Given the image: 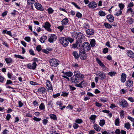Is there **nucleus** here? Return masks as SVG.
Wrapping results in <instances>:
<instances>
[{
	"label": "nucleus",
	"instance_id": "62",
	"mask_svg": "<svg viewBox=\"0 0 134 134\" xmlns=\"http://www.w3.org/2000/svg\"><path fill=\"white\" fill-rule=\"evenodd\" d=\"M81 82L82 83V86H83V87H86L87 85V83L85 81H82Z\"/></svg>",
	"mask_w": 134,
	"mask_h": 134
},
{
	"label": "nucleus",
	"instance_id": "41",
	"mask_svg": "<svg viewBox=\"0 0 134 134\" xmlns=\"http://www.w3.org/2000/svg\"><path fill=\"white\" fill-rule=\"evenodd\" d=\"M131 125L129 122L126 123L125 124L124 127L127 129H129Z\"/></svg>",
	"mask_w": 134,
	"mask_h": 134
},
{
	"label": "nucleus",
	"instance_id": "31",
	"mask_svg": "<svg viewBox=\"0 0 134 134\" xmlns=\"http://www.w3.org/2000/svg\"><path fill=\"white\" fill-rule=\"evenodd\" d=\"M39 108L41 110H44L45 106L44 103H41L39 106Z\"/></svg>",
	"mask_w": 134,
	"mask_h": 134
},
{
	"label": "nucleus",
	"instance_id": "25",
	"mask_svg": "<svg viewBox=\"0 0 134 134\" xmlns=\"http://www.w3.org/2000/svg\"><path fill=\"white\" fill-rule=\"evenodd\" d=\"M115 13L114 15L118 16L122 14V11L119 9H116L115 10Z\"/></svg>",
	"mask_w": 134,
	"mask_h": 134
},
{
	"label": "nucleus",
	"instance_id": "57",
	"mask_svg": "<svg viewBox=\"0 0 134 134\" xmlns=\"http://www.w3.org/2000/svg\"><path fill=\"white\" fill-rule=\"evenodd\" d=\"M134 6V4L132 2H131L130 3L127 5V8H131Z\"/></svg>",
	"mask_w": 134,
	"mask_h": 134
},
{
	"label": "nucleus",
	"instance_id": "17",
	"mask_svg": "<svg viewBox=\"0 0 134 134\" xmlns=\"http://www.w3.org/2000/svg\"><path fill=\"white\" fill-rule=\"evenodd\" d=\"M86 34L88 35H92L94 33V30L91 29H88L86 30Z\"/></svg>",
	"mask_w": 134,
	"mask_h": 134
},
{
	"label": "nucleus",
	"instance_id": "43",
	"mask_svg": "<svg viewBox=\"0 0 134 134\" xmlns=\"http://www.w3.org/2000/svg\"><path fill=\"white\" fill-rule=\"evenodd\" d=\"M75 122L77 124H80L82 123L83 121L81 119H77L75 120Z\"/></svg>",
	"mask_w": 134,
	"mask_h": 134
},
{
	"label": "nucleus",
	"instance_id": "54",
	"mask_svg": "<svg viewBox=\"0 0 134 134\" xmlns=\"http://www.w3.org/2000/svg\"><path fill=\"white\" fill-rule=\"evenodd\" d=\"M127 99L131 103L134 102V98L131 97H128Z\"/></svg>",
	"mask_w": 134,
	"mask_h": 134
},
{
	"label": "nucleus",
	"instance_id": "1",
	"mask_svg": "<svg viewBox=\"0 0 134 134\" xmlns=\"http://www.w3.org/2000/svg\"><path fill=\"white\" fill-rule=\"evenodd\" d=\"M59 41L63 46L66 47L68 45L69 42L72 43L74 41V39L69 37H62L59 38Z\"/></svg>",
	"mask_w": 134,
	"mask_h": 134
},
{
	"label": "nucleus",
	"instance_id": "63",
	"mask_svg": "<svg viewBox=\"0 0 134 134\" xmlns=\"http://www.w3.org/2000/svg\"><path fill=\"white\" fill-rule=\"evenodd\" d=\"M30 83L31 85H36L39 84L37 82L32 81H30Z\"/></svg>",
	"mask_w": 134,
	"mask_h": 134
},
{
	"label": "nucleus",
	"instance_id": "4",
	"mask_svg": "<svg viewBox=\"0 0 134 134\" xmlns=\"http://www.w3.org/2000/svg\"><path fill=\"white\" fill-rule=\"evenodd\" d=\"M48 37V40L50 43H53L56 40L57 38V37L56 35L53 34L49 35Z\"/></svg>",
	"mask_w": 134,
	"mask_h": 134
},
{
	"label": "nucleus",
	"instance_id": "24",
	"mask_svg": "<svg viewBox=\"0 0 134 134\" xmlns=\"http://www.w3.org/2000/svg\"><path fill=\"white\" fill-rule=\"evenodd\" d=\"M126 75L125 74H122L121 75V81L122 82H124L126 80Z\"/></svg>",
	"mask_w": 134,
	"mask_h": 134
},
{
	"label": "nucleus",
	"instance_id": "46",
	"mask_svg": "<svg viewBox=\"0 0 134 134\" xmlns=\"http://www.w3.org/2000/svg\"><path fill=\"white\" fill-rule=\"evenodd\" d=\"M95 40L94 39L91 40L90 42V44L92 47H94L95 45Z\"/></svg>",
	"mask_w": 134,
	"mask_h": 134
},
{
	"label": "nucleus",
	"instance_id": "55",
	"mask_svg": "<svg viewBox=\"0 0 134 134\" xmlns=\"http://www.w3.org/2000/svg\"><path fill=\"white\" fill-rule=\"evenodd\" d=\"M71 4H73L75 6V7L77 8V9H81V8L79 6L77 5L74 2H72L71 3Z\"/></svg>",
	"mask_w": 134,
	"mask_h": 134
},
{
	"label": "nucleus",
	"instance_id": "2",
	"mask_svg": "<svg viewBox=\"0 0 134 134\" xmlns=\"http://www.w3.org/2000/svg\"><path fill=\"white\" fill-rule=\"evenodd\" d=\"M72 36L75 38H76L77 40H83L85 38V36L83 34L80 32L77 33L76 32H74L71 33Z\"/></svg>",
	"mask_w": 134,
	"mask_h": 134
},
{
	"label": "nucleus",
	"instance_id": "35",
	"mask_svg": "<svg viewBox=\"0 0 134 134\" xmlns=\"http://www.w3.org/2000/svg\"><path fill=\"white\" fill-rule=\"evenodd\" d=\"M133 20L131 18H127V23H129L130 24H132L133 22Z\"/></svg>",
	"mask_w": 134,
	"mask_h": 134
},
{
	"label": "nucleus",
	"instance_id": "64",
	"mask_svg": "<svg viewBox=\"0 0 134 134\" xmlns=\"http://www.w3.org/2000/svg\"><path fill=\"white\" fill-rule=\"evenodd\" d=\"M13 82L10 80H8L7 81L6 83L5 84V86L10 84H12Z\"/></svg>",
	"mask_w": 134,
	"mask_h": 134
},
{
	"label": "nucleus",
	"instance_id": "53",
	"mask_svg": "<svg viewBox=\"0 0 134 134\" xmlns=\"http://www.w3.org/2000/svg\"><path fill=\"white\" fill-rule=\"evenodd\" d=\"M76 16L78 18H80L82 16V15L80 12H77L76 14Z\"/></svg>",
	"mask_w": 134,
	"mask_h": 134
},
{
	"label": "nucleus",
	"instance_id": "9",
	"mask_svg": "<svg viewBox=\"0 0 134 134\" xmlns=\"http://www.w3.org/2000/svg\"><path fill=\"white\" fill-rule=\"evenodd\" d=\"M88 6L89 8L93 9L97 7V4L95 2L93 1L89 3Z\"/></svg>",
	"mask_w": 134,
	"mask_h": 134
},
{
	"label": "nucleus",
	"instance_id": "16",
	"mask_svg": "<svg viewBox=\"0 0 134 134\" xmlns=\"http://www.w3.org/2000/svg\"><path fill=\"white\" fill-rule=\"evenodd\" d=\"M106 18L110 23H113L114 20V17L111 14H109L106 16Z\"/></svg>",
	"mask_w": 134,
	"mask_h": 134
},
{
	"label": "nucleus",
	"instance_id": "3",
	"mask_svg": "<svg viewBox=\"0 0 134 134\" xmlns=\"http://www.w3.org/2000/svg\"><path fill=\"white\" fill-rule=\"evenodd\" d=\"M50 65L51 66L56 67L59 65V61L55 59H52L49 61Z\"/></svg>",
	"mask_w": 134,
	"mask_h": 134
},
{
	"label": "nucleus",
	"instance_id": "38",
	"mask_svg": "<svg viewBox=\"0 0 134 134\" xmlns=\"http://www.w3.org/2000/svg\"><path fill=\"white\" fill-rule=\"evenodd\" d=\"M98 14L100 16H104L106 15L105 13L102 10H100Z\"/></svg>",
	"mask_w": 134,
	"mask_h": 134
},
{
	"label": "nucleus",
	"instance_id": "20",
	"mask_svg": "<svg viewBox=\"0 0 134 134\" xmlns=\"http://www.w3.org/2000/svg\"><path fill=\"white\" fill-rule=\"evenodd\" d=\"M98 75L100 77V79L103 80L105 77V75L104 73L102 72L99 71L98 73Z\"/></svg>",
	"mask_w": 134,
	"mask_h": 134
},
{
	"label": "nucleus",
	"instance_id": "29",
	"mask_svg": "<svg viewBox=\"0 0 134 134\" xmlns=\"http://www.w3.org/2000/svg\"><path fill=\"white\" fill-rule=\"evenodd\" d=\"M94 128L95 130L97 131H100L101 130V128L99 125L96 124H95L94 125Z\"/></svg>",
	"mask_w": 134,
	"mask_h": 134
},
{
	"label": "nucleus",
	"instance_id": "5",
	"mask_svg": "<svg viewBox=\"0 0 134 134\" xmlns=\"http://www.w3.org/2000/svg\"><path fill=\"white\" fill-rule=\"evenodd\" d=\"M82 47L83 50L86 51H89L91 49V46L89 43L85 42L82 45Z\"/></svg>",
	"mask_w": 134,
	"mask_h": 134
},
{
	"label": "nucleus",
	"instance_id": "45",
	"mask_svg": "<svg viewBox=\"0 0 134 134\" xmlns=\"http://www.w3.org/2000/svg\"><path fill=\"white\" fill-rule=\"evenodd\" d=\"M118 6L120 8L119 9L122 11L124 8L125 5L122 3H119L118 4Z\"/></svg>",
	"mask_w": 134,
	"mask_h": 134
},
{
	"label": "nucleus",
	"instance_id": "11",
	"mask_svg": "<svg viewBox=\"0 0 134 134\" xmlns=\"http://www.w3.org/2000/svg\"><path fill=\"white\" fill-rule=\"evenodd\" d=\"M42 27L48 31L51 32L52 31V30L50 28L51 25L49 22H46L45 23L44 25H43Z\"/></svg>",
	"mask_w": 134,
	"mask_h": 134
},
{
	"label": "nucleus",
	"instance_id": "47",
	"mask_svg": "<svg viewBox=\"0 0 134 134\" xmlns=\"http://www.w3.org/2000/svg\"><path fill=\"white\" fill-rule=\"evenodd\" d=\"M48 13L49 14H52L54 12V10L51 7L47 9Z\"/></svg>",
	"mask_w": 134,
	"mask_h": 134
},
{
	"label": "nucleus",
	"instance_id": "15",
	"mask_svg": "<svg viewBox=\"0 0 134 134\" xmlns=\"http://www.w3.org/2000/svg\"><path fill=\"white\" fill-rule=\"evenodd\" d=\"M34 5L36 8L40 11H43L44 10L43 8L42 5L38 3H35Z\"/></svg>",
	"mask_w": 134,
	"mask_h": 134
},
{
	"label": "nucleus",
	"instance_id": "27",
	"mask_svg": "<svg viewBox=\"0 0 134 134\" xmlns=\"http://www.w3.org/2000/svg\"><path fill=\"white\" fill-rule=\"evenodd\" d=\"M96 60L97 62L100 66L102 68H104L105 67V66L104 64L100 61V60L99 59L97 58H96Z\"/></svg>",
	"mask_w": 134,
	"mask_h": 134
},
{
	"label": "nucleus",
	"instance_id": "51",
	"mask_svg": "<svg viewBox=\"0 0 134 134\" xmlns=\"http://www.w3.org/2000/svg\"><path fill=\"white\" fill-rule=\"evenodd\" d=\"M83 27L85 29H87L90 28L89 24L88 23H85L83 25Z\"/></svg>",
	"mask_w": 134,
	"mask_h": 134
},
{
	"label": "nucleus",
	"instance_id": "21",
	"mask_svg": "<svg viewBox=\"0 0 134 134\" xmlns=\"http://www.w3.org/2000/svg\"><path fill=\"white\" fill-rule=\"evenodd\" d=\"M46 89L44 87L39 88L38 89V92L41 94H44L46 91Z\"/></svg>",
	"mask_w": 134,
	"mask_h": 134
},
{
	"label": "nucleus",
	"instance_id": "10",
	"mask_svg": "<svg viewBox=\"0 0 134 134\" xmlns=\"http://www.w3.org/2000/svg\"><path fill=\"white\" fill-rule=\"evenodd\" d=\"M27 68L30 69L34 70L36 68L37 64L35 62H33L32 64L30 63L27 64Z\"/></svg>",
	"mask_w": 134,
	"mask_h": 134
},
{
	"label": "nucleus",
	"instance_id": "40",
	"mask_svg": "<svg viewBox=\"0 0 134 134\" xmlns=\"http://www.w3.org/2000/svg\"><path fill=\"white\" fill-rule=\"evenodd\" d=\"M108 100V99L107 98L104 97L101 98L99 99V100H100L102 102V103L106 102H107Z\"/></svg>",
	"mask_w": 134,
	"mask_h": 134
},
{
	"label": "nucleus",
	"instance_id": "61",
	"mask_svg": "<svg viewBox=\"0 0 134 134\" xmlns=\"http://www.w3.org/2000/svg\"><path fill=\"white\" fill-rule=\"evenodd\" d=\"M60 95V94L59 93H58L55 94H54L53 95L52 97L54 98H57Z\"/></svg>",
	"mask_w": 134,
	"mask_h": 134
},
{
	"label": "nucleus",
	"instance_id": "23",
	"mask_svg": "<svg viewBox=\"0 0 134 134\" xmlns=\"http://www.w3.org/2000/svg\"><path fill=\"white\" fill-rule=\"evenodd\" d=\"M62 73L68 77H70L73 75V73L71 71H68L65 72L64 71H62Z\"/></svg>",
	"mask_w": 134,
	"mask_h": 134
},
{
	"label": "nucleus",
	"instance_id": "30",
	"mask_svg": "<svg viewBox=\"0 0 134 134\" xmlns=\"http://www.w3.org/2000/svg\"><path fill=\"white\" fill-rule=\"evenodd\" d=\"M104 25L106 29H110L112 27V26L110 24L106 22L104 23Z\"/></svg>",
	"mask_w": 134,
	"mask_h": 134
},
{
	"label": "nucleus",
	"instance_id": "6",
	"mask_svg": "<svg viewBox=\"0 0 134 134\" xmlns=\"http://www.w3.org/2000/svg\"><path fill=\"white\" fill-rule=\"evenodd\" d=\"M74 76L80 78V79L83 80L84 77V75L77 71H74Z\"/></svg>",
	"mask_w": 134,
	"mask_h": 134
},
{
	"label": "nucleus",
	"instance_id": "42",
	"mask_svg": "<svg viewBox=\"0 0 134 134\" xmlns=\"http://www.w3.org/2000/svg\"><path fill=\"white\" fill-rule=\"evenodd\" d=\"M120 114L121 118L122 119L124 118L125 115L124 111L122 110H121L120 112Z\"/></svg>",
	"mask_w": 134,
	"mask_h": 134
},
{
	"label": "nucleus",
	"instance_id": "12",
	"mask_svg": "<svg viewBox=\"0 0 134 134\" xmlns=\"http://www.w3.org/2000/svg\"><path fill=\"white\" fill-rule=\"evenodd\" d=\"M120 104L122 106L123 108H127L129 105V104L126 100L124 99L122 100Z\"/></svg>",
	"mask_w": 134,
	"mask_h": 134
},
{
	"label": "nucleus",
	"instance_id": "56",
	"mask_svg": "<svg viewBox=\"0 0 134 134\" xmlns=\"http://www.w3.org/2000/svg\"><path fill=\"white\" fill-rule=\"evenodd\" d=\"M96 118V116L95 115H92L90 117L89 119H90L92 120H95Z\"/></svg>",
	"mask_w": 134,
	"mask_h": 134
},
{
	"label": "nucleus",
	"instance_id": "58",
	"mask_svg": "<svg viewBox=\"0 0 134 134\" xmlns=\"http://www.w3.org/2000/svg\"><path fill=\"white\" fill-rule=\"evenodd\" d=\"M36 49L38 52H40L42 50L41 46L40 45H38L36 47Z\"/></svg>",
	"mask_w": 134,
	"mask_h": 134
},
{
	"label": "nucleus",
	"instance_id": "8",
	"mask_svg": "<svg viewBox=\"0 0 134 134\" xmlns=\"http://www.w3.org/2000/svg\"><path fill=\"white\" fill-rule=\"evenodd\" d=\"M83 40H78L76 41V43L72 44L73 48H76L77 47H79L81 45V43Z\"/></svg>",
	"mask_w": 134,
	"mask_h": 134
},
{
	"label": "nucleus",
	"instance_id": "60",
	"mask_svg": "<svg viewBox=\"0 0 134 134\" xmlns=\"http://www.w3.org/2000/svg\"><path fill=\"white\" fill-rule=\"evenodd\" d=\"M33 119L34 121L37 122L41 120V118H37L35 116H34Z\"/></svg>",
	"mask_w": 134,
	"mask_h": 134
},
{
	"label": "nucleus",
	"instance_id": "34",
	"mask_svg": "<svg viewBox=\"0 0 134 134\" xmlns=\"http://www.w3.org/2000/svg\"><path fill=\"white\" fill-rule=\"evenodd\" d=\"M50 118L53 120H57V118L56 115L54 114H51L49 115Z\"/></svg>",
	"mask_w": 134,
	"mask_h": 134
},
{
	"label": "nucleus",
	"instance_id": "44",
	"mask_svg": "<svg viewBox=\"0 0 134 134\" xmlns=\"http://www.w3.org/2000/svg\"><path fill=\"white\" fill-rule=\"evenodd\" d=\"M115 125L118 126L120 124V120L118 118L116 119L115 122Z\"/></svg>",
	"mask_w": 134,
	"mask_h": 134
},
{
	"label": "nucleus",
	"instance_id": "13",
	"mask_svg": "<svg viewBox=\"0 0 134 134\" xmlns=\"http://www.w3.org/2000/svg\"><path fill=\"white\" fill-rule=\"evenodd\" d=\"M80 78L74 76L71 78V82L74 83H79L80 81Z\"/></svg>",
	"mask_w": 134,
	"mask_h": 134
},
{
	"label": "nucleus",
	"instance_id": "26",
	"mask_svg": "<svg viewBox=\"0 0 134 134\" xmlns=\"http://www.w3.org/2000/svg\"><path fill=\"white\" fill-rule=\"evenodd\" d=\"M69 22V20L67 18L63 19L61 21L62 25H65L67 24Z\"/></svg>",
	"mask_w": 134,
	"mask_h": 134
},
{
	"label": "nucleus",
	"instance_id": "50",
	"mask_svg": "<svg viewBox=\"0 0 134 134\" xmlns=\"http://www.w3.org/2000/svg\"><path fill=\"white\" fill-rule=\"evenodd\" d=\"M73 128L75 129H76L79 127V125L76 122H74L73 124Z\"/></svg>",
	"mask_w": 134,
	"mask_h": 134
},
{
	"label": "nucleus",
	"instance_id": "37",
	"mask_svg": "<svg viewBox=\"0 0 134 134\" xmlns=\"http://www.w3.org/2000/svg\"><path fill=\"white\" fill-rule=\"evenodd\" d=\"M116 74V72L114 71H111L108 73V75L111 77L114 76Z\"/></svg>",
	"mask_w": 134,
	"mask_h": 134
},
{
	"label": "nucleus",
	"instance_id": "28",
	"mask_svg": "<svg viewBox=\"0 0 134 134\" xmlns=\"http://www.w3.org/2000/svg\"><path fill=\"white\" fill-rule=\"evenodd\" d=\"M5 60L7 64L13 62L12 59L10 57L6 58L5 59Z\"/></svg>",
	"mask_w": 134,
	"mask_h": 134
},
{
	"label": "nucleus",
	"instance_id": "52",
	"mask_svg": "<svg viewBox=\"0 0 134 134\" xmlns=\"http://www.w3.org/2000/svg\"><path fill=\"white\" fill-rule=\"evenodd\" d=\"M63 25H62L58 26L57 27L58 29L59 30L60 32H62L64 29V26H63Z\"/></svg>",
	"mask_w": 134,
	"mask_h": 134
},
{
	"label": "nucleus",
	"instance_id": "33",
	"mask_svg": "<svg viewBox=\"0 0 134 134\" xmlns=\"http://www.w3.org/2000/svg\"><path fill=\"white\" fill-rule=\"evenodd\" d=\"M47 39V37L45 36H42L40 39V41L42 43H43Z\"/></svg>",
	"mask_w": 134,
	"mask_h": 134
},
{
	"label": "nucleus",
	"instance_id": "7",
	"mask_svg": "<svg viewBox=\"0 0 134 134\" xmlns=\"http://www.w3.org/2000/svg\"><path fill=\"white\" fill-rule=\"evenodd\" d=\"M46 86L47 87V89L48 91L50 90L52 92L53 90V86L51 82L48 80H46Z\"/></svg>",
	"mask_w": 134,
	"mask_h": 134
},
{
	"label": "nucleus",
	"instance_id": "22",
	"mask_svg": "<svg viewBox=\"0 0 134 134\" xmlns=\"http://www.w3.org/2000/svg\"><path fill=\"white\" fill-rule=\"evenodd\" d=\"M133 82L131 80H128L127 81L126 83V86L127 87H130L133 86Z\"/></svg>",
	"mask_w": 134,
	"mask_h": 134
},
{
	"label": "nucleus",
	"instance_id": "48",
	"mask_svg": "<svg viewBox=\"0 0 134 134\" xmlns=\"http://www.w3.org/2000/svg\"><path fill=\"white\" fill-rule=\"evenodd\" d=\"M14 56L15 58H18L22 59H23L24 58V57L22 56L19 55L15 54Z\"/></svg>",
	"mask_w": 134,
	"mask_h": 134
},
{
	"label": "nucleus",
	"instance_id": "36",
	"mask_svg": "<svg viewBox=\"0 0 134 134\" xmlns=\"http://www.w3.org/2000/svg\"><path fill=\"white\" fill-rule=\"evenodd\" d=\"M72 54L75 59H77L79 57L78 53L76 51L72 53Z\"/></svg>",
	"mask_w": 134,
	"mask_h": 134
},
{
	"label": "nucleus",
	"instance_id": "14",
	"mask_svg": "<svg viewBox=\"0 0 134 134\" xmlns=\"http://www.w3.org/2000/svg\"><path fill=\"white\" fill-rule=\"evenodd\" d=\"M79 56L81 59L82 60H84L86 58V54L84 51H81L80 52Z\"/></svg>",
	"mask_w": 134,
	"mask_h": 134
},
{
	"label": "nucleus",
	"instance_id": "39",
	"mask_svg": "<svg viewBox=\"0 0 134 134\" xmlns=\"http://www.w3.org/2000/svg\"><path fill=\"white\" fill-rule=\"evenodd\" d=\"M105 124V122L104 120H100L99 124L101 126L103 127L104 125Z\"/></svg>",
	"mask_w": 134,
	"mask_h": 134
},
{
	"label": "nucleus",
	"instance_id": "49",
	"mask_svg": "<svg viewBox=\"0 0 134 134\" xmlns=\"http://www.w3.org/2000/svg\"><path fill=\"white\" fill-rule=\"evenodd\" d=\"M62 94L61 95V96H63L65 97H67L69 94V93L66 92H62Z\"/></svg>",
	"mask_w": 134,
	"mask_h": 134
},
{
	"label": "nucleus",
	"instance_id": "59",
	"mask_svg": "<svg viewBox=\"0 0 134 134\" xmlns=\"http://www.w3.org/2000/svg\"><path fill=\"white\" fill-rule=\"evenodd\" d=\"M5 79V78L3 76L0 75V82L1 83H3Z\"/></svg>",
	"mask_w": 134,
	"mask_h": 134
},
{
	"label": "nucleus",
	"instance_id": "19",
	"mask_svg": "<svg viewBox=\"0 0 134 134\" xmlns=\"http://www.w3.org/2000/svg\"><path fill=\"white\" fill-rule=\"evenodd\" d=\"M127 55L128 56L131 58H134V53L131 50L127 51Z\"/></svg>",
	"mask_w": 134,
	"mask_h": 134
},
{
	"label": "nucleus",
	"instance_id": "18",
	"mask_svg": "<svg viewBox=\"0 0 134 134\" xmlns=\"http://www.w3.org/2000/svg\"><path fill=\"white\" fill-rule=\"evenodd\" d=\"M56 104L57 105L59 106L60 107L59 109L61 110H63V109L65 108L66 107V106L65 105L62 106L63 105V103L61 101H57L56 103Z\"/></svg>",
	"mask_w": 134,
	"mask_h": 134
},
{
	"label": "nucleus",
	"instance_id": "32",
	"mask_svg": "<svg viewBox=\"0 0 134 134\" xmlns=\"http://www.w3.org/2000/svg\"><path fill=\"white\" fill-rule=\"evenodd\" d=\"M36 2V0H27V4L29 5H32Z\"/></svg>",
	"mask_w": 134,
	"mask_h": 134
}]
</instances>
